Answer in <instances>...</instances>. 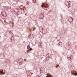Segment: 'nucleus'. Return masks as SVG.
I'll return each mask as SVG.
<instances>
[{
	"mask_svg": "<svg viewBox=\"0 0 77 77\" xmlns=\"http://www.w3.org/2000/svg\"><path fill=\"white\" fill-rule=\"evenodd\" d=\"M42 6L44 9H45L46 8H48V4L46 3H44L42 4Z\"/></svg>",
	"mask_w": 77,
	"mask_h": 77,
	"instance_id": "nucleus-1",
	"label": "nucleus"
},
{
	"mask_svg": "<svg viewBox=\"0 0 77 77\" xmlns=\"http://www.w3.org/2000/svg\"><path fill=\"white\" fill-rule=\"evenodd\" d=\"M73 20V19H72V18L70 17L69 19V22H70V23H72V20Z\"/></svg>",
	"mask_w": 77,
	"mask_h": 77,
	"instance_id": "nucleus-2",
	"label": "nucleus"
},
{
	"mask_svg": "<svg viewBox=\"0 0 77 77\" xmlns=\"http://www.w3.org/2000/svg\"><path fill=\"white\" fill-rule=\"evenodd\" d=\"M47 77H53L52 76L50 75V74H47Z\"/></svg>",
	"mask_w": 77,
	"mask_h": 77,
	"instance_id": "nucleus-3",
	"label": "nucleus"
},
{
	"mask_svg": "<svg viewBox=\"0 0 77 77\" xmlns=\"http://www.w3.org/2000/svg\"><path fill=\"white\" fill-rule=\"evenodd\" d=\"M29 38H33V35L32 34H31L29 36Z\"/></svg>",
	"mask_w": 77,
	"mask_h": 77,
	"instance_id": "nucleus-4",
	"label": "nucleus"
},
{
	"mask_svg": "<svg viewBox=\"0 0 77 77\" xmlns=\"http://www.w3.org/2000/svg\"><path fill=\"white\" fill-rule=\"evenodd\" d=\"M0 74H5V73L3 72V71H0Z\"/></svg>",
	"mask_w": 77,
	"mask_h": 77,
	"instance_id": "nucleus-5",
	"label": "nucleus"
},
{
	"mask_svg": "<svg viewBox=\"0 0 77 77\" xmlns=\"http://www.w3.org/2000/svg\"><path fill=\"white\" fill-rule=\"evenodd\" d=\"M38 45L39 47H42V44H41V43H39L38 44Z\"/></svg>",
	"mask_w": 77,
	"mask_h": 77,
	"instance_id": "nucleus-6",
	"label": "nucleus"
},
{
	"mask_svg": "<svg viewBox=\"0 0 77 77\" xmlns=\"http://www.w3.org/2000/svg\"><path fill=\"white\" fill-rule=\"evenodd\" d=\"M30 47L29 45H27V49H29V48H30Z\"/></svg>",
	"mask_w": 77,
	"mask_h": 77,
	"instance_id": "nucleus-7",
	"label": "nucleus"
},
{
	"mask_svg": "<svg viewBox=\"0 0 77 77\" xmlns=\"http://www.w3.org/2000/svg\"><path fill=\"white\" fill-rule=\"evenodd\" d=\"M26 4L27 5H29V2H27Z\"/></svg>",
	"mask_w": 77,
	"mask_h": 77,
	"instance_id": "nucleus-8",
	"label": "nucleus"
},
{
	"mask_svg": "<svg viewBox=\"0 0 77 77\" xmlns=\"http://www.w3.org/2000/svg\"><path fill=\"white\" fill-rule=\"evenodd\" d=\"M33 3H35L36 2V0H33Z\"/></svg>",
	"mask_w": 77,
	"mask_h": 77,
	"instance_id": "nucleus-9",
	"label": "nucleus"
},
{
	"mask_svg": "<svg viewBox=\"0 0 77 77\" xmlns=\"http://www.w3.org/2000/svg\"><path fill=\"white\" fill-rule=\"evenodd\" d=\"M75 76H77V73L76 72H75Z\"/></svg>",
	"mask_w": 77,
	"mask_h": 77,
	"instance_id": "nucleus-10",
	"label": "nucleus"
},
{
	"mask_svg": "<svg viewBox=\"0 0 77 77\" xmlns=\"http://www.w3.org/2000/svg\"><path fill=\"white\" fill-rule=\"evenodd\" d=\"M18 11H17L16 14H17V15H18Z\"/></svg>",
	"mask_w": 77,
	"mask_h": 77,
	"instance_id": "nucleus-11",
	"label": "nucleus"
},
{
	"mask_svg": "<svg viewBox=\"0 0 77 77\" xmlns=\"http://www.w3.org/2000/svg\"><path fill=\"white\" fill-rule=\"evenodd\" d=\"M47 62V61L46 60H45V63H46V62Z\"/></svg>",
	"mask_w": 77,
	"mask_h": 77,
	"instance_id": "nucleus-12",
	"label": "nucleus"
},
{
	"mask_svg": "<svg viewBox=\"0 0 77 77\" xmlns=\"http://www.w3.org/2000/svg\"><path fill=\"white\" fill-rule=\"evenodd\" d=\"M29 50H32V48H30L29 49Z\"/></svg>",
	"mask_w": 77,
	"mask_h": 77,
	"instance_id": "nucleus-13",
	"label": "nucleus"
},
{
	"mask_svg": "<svg viewBox=\"0 0 77 77\" xmlns=\"http://www.w3.org/2000/svg\"><path fill=\"white\" fill-rule=\"evenodd\" d=\"M56 67H59V66H56Z\"/></svg>",
	"mask_w": 77,
	"mask_h": 77,
	"instance_id": "nucleus-14",
	"label": "nucleus"
},
{
	"mask_svg": "<svg viewBox=\"0 0 77 77\" xmlns=\"http://www.w3.org/2000/svg\"><path fill=\"white\" fill-rule=\"evenodd\" d=\"M20 7H23V6H20Z\"/></svg>",
	"mask_w": 77,
	"mask_h": 77,
	"instance_id": "nucleus-15",
	"label": "nucleus"
},
{
	"mask_svg": "<svg viewBox=\"0 0 77 77\" xmlns=\"http://www.w3.org/2000/svg\"><path fill=\"white\" fill-rule=\"evenodd\" d=\"M43 57H42V59H43Z\"/></svg>",
	"mask_w": 77,
	"mask_h": 77,
	"instance_id": "nucleus-16",
	"label": "nucleus"
},
{
	"mask_svg": "<svg viewBox=\"0 0 77 77\" xmlns=\"http://www.w3.org/2000/svg\"><path fill=\"white\" fill-rule=\"evenodd\" d=\"M70 58V60H71V58Z\"/></svg>",
	"mask_w": 77,
	"mask_h": 77,
	"instance_id": "nucleus-17",
	"label": "nucleus"
}]
</instances>
